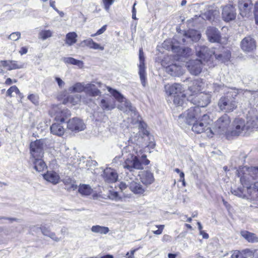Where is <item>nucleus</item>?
<instances>
[{
    "label": "nucleus",
    "mask_w": 258,
    "mask_h": 258,
    "mask_svg": "<svg viewBox=\"0 0 258 258\" xmlns=\"http://www.w3.org/2000/svg\"><path fill=\"white\" fill-rule=\"evenodd\" d=\"M28 99L34 104H37L38 103V97L37 96L34 94H31L29 95Z\"/></svg>",
    "instance_id": "6e6d98bb"
},
{
    "label": "nucleus",
    "mask_w": 258,
    "mask_h": 258,
    "mask_svg": "<svg viewBox=\"0 0 258 258\" xmlns=\"http://www.w3.org/2000/svg\"><path fill=\"white\" fill-rule=\"evenodd\" d=\"M228 93L231 94L233 99H234V97H236L239 94V90L235 88H231L230 90L228 91Z\"/></svg>",
    "instance_id": "bf43d9fd"
},
{
    "label": "nucleus",
    "mask_w": 258,
    "mask_h": 258,
    "mask_svg": "<svg viewBox=\"0 0 258 258\" xmlns=\"http://www.w3.org/2000/svg\"><path fill=\"white\" fill-rule=\"evenodd\" d=\"M137 250L136 249L132 250L131 251V252H127L126 254V257L127 258H134V253Z\"/></svg>",
    "instance_id": "0e129e2a"
},
{
    "label": "nucleus",
    "mask_w": 258,
    "mask_h": 258,
    "mask_svg": "<svg viewBox=\"0 0 258 258\" xmlns=\"http://www.w3.org/2000/svg\"><path fill=\"white\" fill-rule=\"evenodd\" d=\"M145 61V58L143 50L142 48H140L139 50V64L138 65L139 74L141 83L144 87L146 86V73Z\"/></svg>",
    "instance_id": "9b49d317"
},
{
    "label": "nucleus",
    "mask_w": 258,
    "mask_h": 258,
    "mask_svg": "<svg viewBox=\"0 0 258 258\" xmlns=\"http://www.w3.org/2000/svg\"><path fill=\"white\" fill-rule=\"evenodd\" d=\"M63 60L66 63L76 65L80 68H82L83 67V61L76 59L73 57H64L63 58Z\"/></svg>",
    "instance_id": "79ce46f5"
},
{
    "label": "nucleus",
    "mask_w": 258,
    "mask_h": 258,
    "mask_svg": "<svg viewBox=\"0 0 258 258\" xmlns=\"http://www.w3.org/2000/svg\"><path fill=\"white\" fill-rule=\"evenodd\" d=\"M78 35L76 33L69 32L66 35V43L69 46H71L76 43Z\"/></svg>",
    "instance_id": "4c0bfd02"
},
{
    "label": "nucleus",
    "mask_w": 258,
    "mask_h": 258,
    "mask_svg": "<svg viewBox=\"0 0 258 258\" xmlns=\"http://www.w3.org/2000/svg\"><path fill=\"white\" fill-rule=\"evenodd\" d=\"M52 36V32L50 30H44L39 33V38L43 40L51 37Z\"/></svg>",
    "instance_id": "a18cd8bd"
},
{
    "label": "nucleus",
    "mask_w": 258,
    "mask_h": 258,
    "mask_svg": "<svg viewBox=\"0 0 258 258\" xmlns=\"http://www.w3.org/2000/svg\"><path fill=\"white\" fill-rule=\"evenodd\" d=\"M207 87L211 91H208V93L211 92L213 91L214 92H219L220 91L223 90L225 87L222 84L213 83L207 85Z\"/></svg>",
    "instance_id": "ea45409f"
},
{
    "label": "nucleus",
    "mask_w": 258,
    "mask_h": 258,
    "mask_svg": "<svg viewBox=\"0 0 258 258\" xmlns=\"http://www.w3.org/2000/svg\"><path fill=\"white\" fill-rule=\"evenodd\" d=\"M81 101V96L79 94L71 95L68 96L63 99L64 104L71 103L73 105L77 104Z\"/></svg>",
    "instance_id": "473e14b6"
},
{
    "label": "nucleus",
    "mask_w": 258,
    "mask_h": 258,
    "mask_svg": "<svg viewBox=\"0 0 258 258\" xmlns=\"http://www.w3.org/2000/svg\"><path fill=\"white\" fill-rule=\"evenodd\" d=\"M164 89L166 94L173 97L183 92L181 85L178 83L165 85Z\"/></svg>",
    "instance_id": "6ab92c4d"
},
{
    "label": "nucleus",
    "mask_w": 258,
    "mask_h": 258,
    "mask_svg": "<svg viewBox=\"0 0 258 258\" xmlns=\"http://www.w3.org/2000/svg\"><path fill=\"white\" fill-rule=\"evenodd\" d=\"M130 178V175L128 174V175L126 177V181H127V183L121 182L120 183L119 185V187L121 189V191L125 190L128 186L129 187V183L128 178Z\"/></svg>",
    "instance_id": "3c124183"
},
{
    "label": "nucleus",
    "mask_w": 258,
    "mask_h": 258,
    "mask_svg": "<svg viewBox=\"0 0 258 258\" xmlns=\"http://www.w3.org/2000/svg\"><path fill=\"white\" fill-rule=\"evenodd\" d=\"M69 91L71 93H80L83 91L86 92V85H85L81 83H77L69 88Z\"/></svg>",
    "instance_id": "e433bc0d"
},
{
    "label": "nucleus",
    "mask_w": 258,
    "mask_h": 258,
    "mask_svg": "<svg viewBox=\"0 0 258 258\" xmlns=\"http://www.w3.org/2000/svg\"><path fill=\"white\" fill-rule=\"evenodd\" d=\"M205 83L201 79L195 80L191 82V84L188 87V91L190 92L189 96L191 95H196L200 93L205 87Z\"/></svg>",
    "instance_id": "aec40b11"
},
{
    "label": "nucleus",
    "mask_w": 258,
    "mask_h": 258,
    "mask_svg": "<svg viewBox=\"0 0 258 258\" xmlns=\"http://www.w3.org/2000/svg\"><path fill=\"white\" fill-rule=\"evenodd\" d=\"M130 179L131 180V181H128L129 188L135 194H143L145 189L140 183L135 181L132 177L130 178Z\"/></svg>",
    "instance_id": "a878e982"
},
{
    "label": "nucleus",
    "mask_w": 258,
    "mask_h": 258,
    "mask_svg": "<svg viewBox=\"0 0 258 258\" xmlns=\"http://www.w3.org/2000/svg\"><path fill=\"white\" fill-rule=\"evenodd\" d=\"M139 150L140 152L141 151L138 145L133 143L132 139L128 141V145L123 147L122 150V156L127 154L123 167L130 172L134 171V169H142L143 164L147 165L150 163L145 155L142 156V161H140L138 154Z\"/></svg>",
    "instance_id": "f257e3e1"
},
{
    "label": "nucleus",
    "mask_w": 258,
    "mask_h": 258,
    "mask_svg": "<svg viewBox=\"0 0 258 258\" xmlns=\"http://www.w3.org/2000/svg\"><path fill=\"white\" fill-rule=\"evenodd\" d=\"M86 93L92 97L100 96L101 92L95 88V85L92 83L86 84Z\"/></svg>",
    "instance_id": "7c9ffc66"
},
{
    "label": "nucleus",
    "mask_w": 258,
    "mask_h": 258,
    "mask_svg": "<svg viewBox=\"0 0 258 258\" xmlns=\"http://www.w3.org/2000/svg\"><path fill=\"white\" fill-rule=\"evenodd\" d=\"M91 231L94 233L106 234L109 231V230L107 227L95 225L92 227Z\"/></svg>",
    "instance_id": "a19ab883"
},
{
    "label": "nucleus",
    "mask_w": 258,
    "mask_h": 258,
    "mask_svg": "<svg viewBox=\"0 0 258 258\" xmlns=\"http://www.w3.org/2000/svg\"><path fill=\"white\" fill-rule=\"evenodd\" d=\"M254 126L252 120H245L241 118H236L232 124L231 130L227 134V138L232 137L244 136L248 135Z\"/></svg>",
    "instance_id": "7ed1b4c3"
},
{
    "label": "nucleus",
    "mask_w": 258,
    "mask_h": 258,
    "mask_svg": "<svg viewBox=\"0 0 258 258\" xmlns=\"http://www.w3.org/2000/svg\"><path fill=\"white\" fill-rule=\"evenodd\" d=\"M15 92L16 94H19L20 92L16 86H13L11 87L7 91V95L9 96L12 97L13 96L12 93Z\"/></svg>",
    "instance_id": "de8ad7c7"
},
{
    "label": "nucleus",
    "mask_w": 258,
    "mask_h": 258,
    "mask_svg": "<svg viewBox=\"0 0 258 258\" xmlns=\"http://www.w3.org/2000/svg\"><path fill=\"white\" fill-rule=\"evenodd\" d=\"M240 46L244 52H251L256 49V42L252 37L246 36L241 40Z\"/></svg>",
    "instance_id": "ddd939ff"
},
{
    "label": "nucleus",
    "mask_w": 258,
    "mask_h": 258,
    "mask_svg": "<svg viewBox=\"0 0 258 258\" xmlns=\"http://www.w3.org/2000/svg\"><path fill=\"white\" fill-rule=\"evenodd\" d=\"M21 37V33L19 32H13L9 36V39L13 41L18 40Z\"/></svg>",
    "instance_id": "8fccbe9b"
},
{
    "label": "nucleus",
    "mask_w": 258,
    "mask_h": 258,
    "mask_svg": "<svg viewBox=\"0 0 258 258\" xmlns=\"http://www.w3.org/2000/svg\"><path fill=\"white\" fill-rule=\"evenodd\" d=\"M103 177L107 182H114L117 180L118 174L114 169L107 168L104 170Z\"/></svg>",
    "instance_id": "393cba45"
},
{
    "label": "nucleus",
    "mask_w": 258,
    "mask_h": 258,
    "mask_svg": "<svg viewBox=\"0 0 258 258\" xmlns=\"http://www.w3.org/2000/svg\"><path fill=\"white\" fill-rule=\"evenodd\" d=\"M108 91L115 98V99L119 103L118 105V108L127 113H130L132 115L133 114H136V110L135 107L132 105L130 101L126 100L123 95L116 90L113 89L110 87H106Z\"/></svg>",
    "instance_id": "39448f33"
},
{
    "label": "nucleus",
    "mask_w": 258,
    "mask_h": 258,
    "mask_svg": "<svg viewBox=\"0 0 258 258\" xmlns=\"http://www.w3.org/2000/svg\"><path fill=\"white\" fill-rule=\"evenodd\" d=\"M43 178L47 181L56 184L59 182L60 177L57 173L54 171H47L43 175Z\"/></svg>",
    "instance_id": "cd10ccee"
},
{
    "label": "nucleus",
    "mask_w": 258,
    "mask_h": 258,
    "mask_svg": "<svg viewBox=\"0 0 258 258\" xmlns=\"http://www.w3.org/2000/svg\"><path fill=\"white\" fill-rule=\"evenodd\" d=\"M240 14L242 17H248L251 14L252 4L251 0H240L238 2Z\"/></svg>",
    "instance_id": "4468645a"
},
{
    "label": "nucleus",
    "mask_w": 258,
    "mask_h": 258,
    "mask_svg": "<svg viewBox=\"0 0 258 258\" xmlns=\"http://www.w3.org/2000/svg\"><path fill=\"white\" fill-rule=\"evenodd\" d=\"M211 95L209 93L200 92L196 95L187 97V100L197 105L196 107H206L211 102Z\"/></svg>",
    "instance_id": "6e6552de"
},
{
    "label": "nucleus",
    "mask_w": 258,
    "mask_h": 258,
    "mask_svg": "<svg viewBox=\"0 0 258 258\" xmlns=\"http://www.w3.org/2000/svg\"><path fill=\"white\" fill-rule=\"evenodd\" d=\"M231 123L230 117L227 114H224L215 122L214 125V132L215 133L227 136V133L230 131L228 128Z\"/></svg>",
    "instance_id": "0eeeda50"
},
{
    "label": "nucleus",
    "mask_w": 258,
    "mask_h": 258,
    "mask_svg": "<svg viewBox=\"0 0 258 258\" xmlns=\"http://www.w3.org/2000/svg\"><path fill=\"white\" fill-rule=\"evenodd\" d=\"M90 48L94 49H99L101 50H103L104 49V47L100 46V45L99 44L97 43L94 41L92 42V45H91Z\"/></svg>",
    "instance_id": "13d9d810"
},
{
    "label": "nucleus",
    "mask_w": 258,
    "mask_h": 258,
    "mask_svg": "<svg viewBox=\"0 0 258 258\" xmlns=\"http://www.w3.org/2000/svg\"><path fill=\"white\" fill-rule=\"evenodd\" d=\"M172 50L177 53L178 55L184 57L189 55L191 52V49L188 47H180L174 45L172 46Z\"/></svg>",
    "instance_id": "c756f323"
},
{
    "label": "nucleus",
    "mask_w": 258,
    "mask_h": 258,
    "mask_svg": "<svg viewBox=\"0 0 258 258\" xmlns=\"http://www.w3.org/2000/svg\"><path fill=\"white\" fill-rule=\"evenodd\" d=\"M136 5V3H135L134 5H133V9H132V18L134 20H136L137 18H136V9H135V6Z\"/></svg>",
    "instance_id": "338daca9"
},
{
    "label": "nucleus",
    "mask_w": 258,
    "mask_h": 258,
    "mask_svg": "<svg viewBox=\"0 0 258 258\" xmlns=\"http://www.w3.org/2000/svg\"><path fill=\"white\" fill-rule=\"evenodd\" d=\"M47 236L51 238L52 239L56 242L59 241L60 240L59 238L56 236L54 232H50V233L48 234Z\"/></svg>",
    "instance_id": "e2e57ef3"
},
{
    "label": "nucleus",
    "mask_w": 258,
    "mask_h": 258,
    "mask_svg": "<svg viewBox=\"0 0 258 258\" xmlns=\"http://www.w3.org/2000/svg\"><path fill=\"white\" fill-rule=\"evenodd\" d=\"M106 27H107V26L106 25H104L100 29H99L95 34H92L91 35V36H95L99 35H100V34L103 33L106 31Z\"/></svg>",
    "instance_id": "052dcab7"
},
{
    "label": "nucleus",
    "mask_w": 258,
    "mask_h": 258,
    "mask_svg": "<svg viewBox=\"0 0 258 258\" xmlns=\"http://www.w3.org/2000/svg\"><path fill=\"white\" fill-rule=\"evenodd\" d=\"M240 234L241 235L249 242H258V237L254 233L247 231H243L241 232Z\"/></svg>",
    "instance_id": "72a5a7b5"
},
{
    "label": "nucleus",
    "mask_w": 258,
    "mask_h": 258,
    "mask_svg": "<svg viewBox=\"0 0 258 258\" xmlns=\"http://www.w3.org/2000/svg\"><path fill=\"white\" fill-rule=\"evenodd\" d=\"M206 34L209 41L211 42H219L221 40V35L218 29L209 27L206 30Z\"/></svg>",
    "instance_id": "412c9836"
},
{
    "label": "nucleus",
    "mask_w": 258,
    "mask_h": 258,
    "mask_svg": "<svg viewBox=\"0 0 258 258\" xmlns=\"http://www.w3.org/2000/svg\"><path fill=\"white\" fill-rule=\"evenodd\" d=\"M258 182H256L254 184V189L253 192H252L251 194H250V195L254 196H257L258 195V188L256 187V185H257ZM251 207L258 208V197L256 198L255 199H253L252 202V205Z\"/></svg>",
    "instance_id": "49530a36"
},
{
    "label": "nucleus",
    "mask_w": 258,
    "mask_h": 258,
    "mask_svg": "<svg viewBox=\"0 0 258 258\" xmlns=\"http://www.w3.org/2000/svg\"><path fill=\"white\" fill-rule=\"evenodd\" d=\"M236 12L234 7L231 5H226L223 8L222 16L226 22L234 20L236 18Z\"/></svg>",
    "instance_id": "a211bd4d"
},
{
    "label": "nucleus",
    "mask_w": 258,
    "mask_h": 258,
    "mask_svg": "<svg viewBox=\"0 0 258 258\" xmlns=\"http://www.w3.org/2000/svg\"><path fill=\"white\" fill-rule=\"evenodd\" d=\"M67 127L71 131L80 132L84 130L85 125L82 120L73 118L68 122Z\"/></svg>",
    "instance_id": "f3484780"
},
{
    "label": "nucleus",
    "mask_w": 258,
    "mask_h": 258,
    "mask_svg": "<svg viewBox=\"0 0 258 258\" xmlns=\"http://www.w3.org/2000/svg\"><path fill=\"white\" fill-rule=\"evenodd\" d=\"M253 13L255 23L258 25V2H256L255 4Z\"/></svg>",
    "instance_id": "864d4df0"
},
{
    "label": "nucleus",
    "mask_w": 258,
    "mask_h": 258,
    "mask_svg": "<svg viewBox=\"0 0 258 258\" xmlns=\"http://www.w3.org/2000/svg\"><path fill=\"white\" fill-rule=\"evenodd\" d=\"M43 142L41 140L32 142L30 145L31 157H42L43 155Z\"/></svg>",
    "instance_id": "f8f14e48"
},
{
    "label": "nucleus",
    "mask_w": 258,
    "mask_h": 258,
    "mask_svg": "<svg viewBox=\"0 0 258 258\" xmlns=\"http://www.w3.org/2000/svg\"><path fill=\"white\" fill-rule=\"evenodd\" d=\"M166 72L173 76H179L184 73L182 67L176 63L171 64L165 68Z\"/></svg>",
    "instance_id": "4be33fe9"
},
{
    "label": "nucleus",
    "mask_w": 258,
    "mask_h": 258,
    "mask_svg": "<svg viewBox=\"0 0 258 258\" xmlns=\"http://www.w3.org/2000/svg\"><path fill=\"white\" fill-rule=\"evenodd\" d=\"M28 51V49L25 47H23L21 48V49L19 51V53L21 54H26Z\"/></svg>",
    "instance_id": "774afa93"
},
{
    "label": "nucleus",
    "mask_w": 258,
    "mask_h": 258,
    "mask_svg": "<svg viewBox=\"0 0 258 258\" xmlns=\"http://www.w3.org/2000/svg\"><path fill=\"white\" fill-rule=\"evenodd\" d=\"M232 193L239 197L244 198L245 197L243 188H238L237 189L232 190Z\"/></svg>",
    "instance_id": "09e8293b"
},
{
    "label": "nucleus",
    "mask_w": 258,
    "mask_h": 258,
    "mask_svg": "<svg viewBox=\"0 0 258 258\" xmlns=\"http://www.w3.org/2000/svg\"><path fill=\"white\" fill-rule=\"evenodd\" d=\"M139 175L141 182L146 185H150L155 180L153 174L149 171H141Z\"/></svg>",
    "instance_id": "b1692460"
},
{
    "label": "nucleus",
    "mask_w": 258,
    "mask_h": 258,
    "mask_svg": "<svg viewBox=\"0 0 258 258\" xmlns=\"http://www.w3.org/2000/svg\"><path fill=\"white\" fill-rule=\"evenodd\" d=\"M186 67L191 74L197 76L202 72L203 62L201 59L191 60L187 63Z\"/></svg>",
    "instance_id": "2eb2a0df"
},
{
    "label": "nucleus",
    "mask_w": 258,
    "mask_h": 258,
    "mask_svg": "<svg viewBox=\"0 0 258 258\" xmlns=\"http://www.w3.org/2000/svg\"><path fill=\"white\" fill-rule=\"evenodd\" d=\"M52 111L54 113L55 120L60 122H64L71 115L70 112L68 109H61L57 106L54 107Z\"/></svg>",
    "instance_id": "dca6fc26"
},
{
    "label": "nucleus",
    "mask_w": 258,
    "mask_h": 258,
    "mask_svg": "<svg viewBox=\"0 0 258 258\" xmlns=\"http://www.w3.org/2000/svg\"><path fill=\"white\" fill-rule=\"evenodd\" d=\"M251 255V252L248 249L244 250L242 252L235 251L232 253L231 258H248L247 256Z\"/></svg>",
    "instance_id": "58836bf2"
},
{
    "label": "nucleus",
    "mask_w": 258,
    "mask_h": 258,
    "mask_svg": "<svg viewBox=\"0 0 258 258\" xmlns=\"http://www.w3.org/2000/svg\"><path fill=\"white\" fill-rule=\"evenodd\" d=\"M63 182L68 189L74 190L77 189V185L75 184V182L72 178L66 177L63 180Z\"/></svg>",
    "instance_id": "37998d69"
},
{
    "label": "nucleus",
    "mask_w": 258,
    "mask_h": 258,
    "mask_svg": "<svg viewBox=\"0 0 258 258\" xmlns=\"http://www.w3.org/2000/svg\"><path fill=\"white\" fill-rule=\"evenodd\" d=\"M1 63L3 67L8 68V70L20 69L25 67V63L19 62L15 60H2Z\"/></svg>",
    "instance_id": "5701e85b"
},
{
    "label": "nucleus",
    "mask_w": 258,
    "mask_h": 258,
    "mask_svg": "<svg viewBox=\"0 0 258 258\" xmlns=\"http://www.w3.org/2000/svg\"><path fill=\"white\" fill-rule=\"evenodd\" d=\"M102 1L104 4V8L105 9V10H106L107 11H108L109 10L110 6L114 3V0H102Z\"/></svg>",
    "instance_id": "603ef678"
},
{
    "label": "nucleus",
    "mask_w": 258,
    "mask_h": 258,
    "mask_svg": "<svg viewBox=\"0 0 258 258\" xmlns=\"http://www.w3.org/2000/svg\"><path fill=\"white\" fill-rule=\"evenodd\" d=\"M42 158L39 157L30 158V161L32 163L34 168L39 172L43 171L46 168V164Z\"/></svg>",
    "instance_id": "bb28decb"
},
{
    "label": "nucleus",
    "mask_w": 258,
    "mask_h": 258,
    "mask_svg": "<svg viewBox=\"0 0 258 258\" xmlns=\"http://www.w3.org/2000/svg\"><path fill=\"white\" fill-rule=\"evenodd\" d=\"M185 37L192 41H197L201 38V34L196 30H190L185 33Z\"/></svg>",
    "instance_id": "f704fd0d"
},
{
    "label": "nucleus",
    "mask_w": 258,
    "mask_h": 258,
    "mask_svg": "<svg viewBox=\"0 0 258 258\" xmlns=\"http://www.w3.org/2000/svg\"><path fill=\"white\" fill-rule=\"evenodd\" d=\"M79 192L82 195L89 196L91 194L92 189L89 185L83 184L79 187Z\"/></svg>",
    "instance_id": "c03bdc74"
},
{
    "label": "nucleus",
    "mask_w": 258,
    "mask_h": 258,
    "mask_svg": "<svg viewBox=\"0 0 258 258\" xmlns=\"http://www.w3.org/2000/svg\"><path fill=\"white\" fill-rule=\"evenodd\" d=\"M39 228L41 230L42 233L45 236H47L51 232L48 228H46L44 225H41Z\"/></svg>",
    "instance_id": "5fc2aeb1"
},
{
    "label": "nucleus",
    "mask_w": 258,
    "mask_h": 258,
    "mask_svg": "<svg viewBox=\"0 0 258 258\" xmlns=\"http://www.w3.org/2000/svg\"><path fill=\"white\" fill-rule=\"evenodd\" d=\"M196 51L197 55L204 61H208L210 59L213 54L215 55V58L223 62L228 61L231 57V53L228 49L225 50L222 53L217 54L210 51L207 47L203 46L196 48Z\"/></svg>",
    "instance_id": "20e7f679"
},
{
    "label": "nucleus",
    "mask_w": 258,
    "mask_h": 258,
    "mask_svg": "<svg viewBox=\"0 0 258 258\" xmlns=\"http://www.w3.org/2000/svg\"><path fill=\"white\" fill-rule=\"evenodd\" d=\"M241 184L245 186L249 194L253 192L254 184L258 182V168L246 167L237 170Z\"/></svg>",
    "instance_id": "f03ea898"
},
{
    "label": "nucleus",
    "mask_w": 258,
    "mask_h": 258,
    "mask_svg": "<svg viewBox=\"0 0 258 258\" xmlns=\"http://www.w3.org/2000/svg\"><path fill=\"white\" fill-rule=\"evenodd\" d=\"M64 128L61 123H54L50 126L51 133L57 136H61L64 133Z\"/></svg>",
    "instance_id": "2f4dec72"
},
{
    "label": "nucleus",
    "mask_w": 258,
    "mask_h": 258,
    "mask_svg": "<svg viewBox=\"0 0 258 258\" xmlns=\"http://www.w3.org/2000/svg\"><path fill=\"white\" fill-rule=\"evenodd\" d=\"M100 106L103 110H111L115 108V103L113 99L106 98L101 100Z\"/></svg>",
    "instance_id": "c85d7f7f"
},
{
    "label": "nucleus",
    "mask_w": 258,
    "mask_h": 258,
    "mask_svg": "<svg viewBox=\"0 0 258 258\" xmlns=\"http://www.w3.org/2000/svg\"><path fill=\"white\" fill-rule=\"evenodd\" d=\"M3 219L9 220L11 221V222H12L13 221H18V219H17V218H8L6 217L0 216V220H3Z\"/></svg>",
    "instance_id": "69168bd1"
},
{
    "label": "nucleus",
    "mask_w": 258,
    "mask_h": 258,
    "mask_svg": "<svg viewBox=\"0 0 258 258\" xmlns=\"http://www.w3.org/2000/svg\"><path fill=\"white\" fill-rule=\"evenodd\" d=\"M220 109L226 112L233 111L237 108V102L228 96L221 97L218 103Z\"/></svg>",
    "instance_id": "1a4fd4ad"
},
{
    "label": "nucleus",
    "mask_w": 258,
    "mask_h": 258,
    "mask_svg": "<svg viewBox=\"0 0 258 258\" xmlns=\"http://www.w3.org/2000/svg\"><path fill=\"white\" fill-rule=\"evenodd\" d=\"M55 80L57 82L58 86L60 88H62L64 87L65 83L60 78L56 77L55 78Z\"/></svg>",
    "instance_id": "680f3d73"
},
{
    "label": "nucleus",
    "mask_w": 258,
    "mask_h": 258,
    "mask_svg": "<svg viewBox=\"0 0 258 258\" xmlns=\"http://www.w3.org/2000/svg\"><path fill=\"white\" fill-rule=\"evenodd\" d=\"M94 41L91 39H88L86 40H84L81 42V44L82 45H85L89 47V48H91V46L92 45V42H93Z\"/></svg>",
    "instance_id": "4d7b16f0"
},
{
    "label": "nucleus",
    "mask_w": 258,
    "mask_h": 258,
    "mask_svg": "<svg viewBox=\"0 0 258 258\" xmlns=\"http://www.w3.org/2000/svg\"><path fill=\"white\" fill-rule=\"evenodd\" d=\"M201 108L199 107H191L184 114L186 123L191 125L202 116Z\"/></svg>",
    "instance_id": "9d476101"
},
{
    "label": "nucleus",
    "mask_w": 258,
    "mask_h": 258,
    "mask_svg": "<svg viewBox=\"0 0 258 258\" xmlns=\"http://www.w3.org/2000/svg\"><path fill=\"white\" fill-rule=\"evenodd\" d=\"M210 123V119L209 115L206 114H203L200 119L197 120V121L192 124V130L197 134L207 132V136L209 137H212L214 133L209 126Z\"/></svg>",
    "instance_id": "423d86ee"
},
{
    "label": "nucleus",
    "mask_w": 258,
    "mask_h": 258,
    "mask_svg": "<svg viewBox=\"0 0 258 258\" xmlns=\"http://www.w3.org/2000/svg\"><path fill=\"white\" fill-rule=\"evenodd\" d=\"M187 99L185 94L183 92L174 97L173 102L177 106H182Z\"/></svg>",
    "instance_id": "c9c22d12"
}]
</instances>
